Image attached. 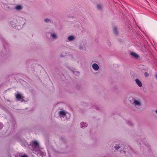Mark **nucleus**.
Here are the masks:
<instances>
[{
	"label": "nucleus",
	"instance_id": "obj_1",
	"mask_svg": "<svg viewBox=\"0 0 157 157\" xmlns=\"http://www.w3.org/2000/svg\"><path fill=\"white\" fill-rule=\"evenodd\" d=\"M32 146L33 147V150L34 151V153L35 154H39L40 155L39 156L41 155L42 157H43L45 156V153L44 152L40 153V151H39V153L36 152L35 151V149H38L39 148V146L38 143L36 141H33L32 143Z\"/></svg>",
	"mask_w": 157,
	"mask_h": 157
},
{
	"label": "nucleus",
	"instance_id": "obj_2",
	"mask_svg": "<svg viewBox=\"0 0 157 157\" xmlns=\"http://www.w3.org/2000/svg\"><path fill=\"white\" fill-rule=\"evenodd\" d=\"M133 105L136 108L139 109L140 108L141 102L140 100L135 99H133Z\"/></svg>",
	"mask_w": 157,
	"mask_h": 157
},
{
	"label": "nucleus",
	"instance_id": "obj_3",
	"mask_svg": "<svg viewBox=\"0 0 157 157\" xmlns=\"http://www.w3.org/2000/svg\"><path fill=\"white\" fill-rule=\"evenodd\" d=\"M59 115L61 117H64L67 115L69 117L70 116V114L69 113L67 112H65V111H61L59 112Z\"/></svg>",
	"mask_w": 157,
	"mask_h": 157
},
{
	"label": "nucleus",
	"instance_id": "obj_4",
	"mask_svg": "<svg viewBox=\"0 0 157 157\" xmlns=\"http://www.w3.org/2000/svg\"><path fill=\"white\" fill-rule=\"evenodd\" d=\"M15 95L17 99L19 100L21 99H23L24 98V97L22 95L18 92H17V93H15Z\"/></svg>",
	"mask_w": 157,
	"mask_h": 157
},
{
	"label": "nucleus",
	"instance_id": "obj_5",
	"mask_svg": "<svg viewBox=\"0 0 157 157\" xmlns=\"http://www.w3.org/2000/svg\"><path fill=\"white\" fill-rule=\"evenodd\" d=\"M135 82L137 85L140 87H141L142 86V84L141 81L138 79H135Z\"/></svg>",
	"mask_w": 157,
	"mask_h": 157
},
{
	"label": "nucleus",
	"instance_id": "obj_6",
	"mask_svg": "<svg viewBox=\"0 0 157 157\" xmlns=\"http://www.w3.org/2000/svg\"><path fill=\"white\" fill-rule=\"evenodd\" d=\"M87 126V124L86 123L82 122L80 124V127L81 128H84Z\"/></svg>",
	"mask_w": 157,
	"mask_h": 157
},
{
	"label": "nucleus",
	"instance_id": "obj_7",
	"mask_svg": "<svg viewBox=\"0 0 157 157\" xmlns=\"http://www.w3.org/2000/svg\"><path fill=\"white\" fill-rule=\"evenodd\" d=\"M76 69H73V70L72 71L73 74L76 76H78L80 73L78 71H76Z\"/></svg>",
	"mask_w": 157,
	"mask_h": 157
},
{
	"label": "nucleus",
	"instance_id": "obj_8",
	"mask_svg": "<svg viewBox=\"0 0 157 157\" xmlns=\"http://www.w3.org/2000/svg\"><path fill=\"white\" fill-rule=\"evenodd\" d=\"M131 54L132 56L136 58H137L139 57V56L135 53L132 52Z\"/></svg>",
	"mask_w": 157,
	"mask_h": 157
},
{
	"label": "nucleus",
	"instance_id": "obj_9",
	"mask_svg": "<svg viewBox=\"0 0 157 157\" xmlns=\"http://www.w3.org/2000/svg\"><path fill=\"white\" fill-rule=\"evenodd\" d=\"M92 67L93 69H99V67L98 65L96 63H94L92 65Z\"/></svg>",
	"mask_w": 157,
	"mask_h": 157
},
{
	"label": "nucleus",
	"instance_id": "obj_10",
	"mask_svg": "<svg viewBox=\"0 0 157 157\" xmlns=\"http://www.w3.org/2000/svg\"><path fill=\"white\" fill-rule=\"evenodd\" d=\"M74 39V37L73 36H70L68 37V39L69 41L73 40Z\"/></svg>",
	"mask_w": 157,
	"mask_h": 157
},
{
	"label": "nucleus",
	"instance_id": "obj_11",
	"mask_svg": "<svg viewBox=\"0 0 157 157\" xmlns=\"http://www.w3.org/2000/svg\"><path fill=\"white\" fill-rule=\"evenodd\" d=\"M117 29L116 27H114L113 28V31H114V33L116 35H117Z\"/></svg>",
	"mask_w": 157,
	"mask_h": 157
},
{
	"label": "nucleus",
	"instance_id": "obj_12",
	"mask_svg": "<svg viewBox=\"0 0 157 157\" xmlns=\"http://www.w3.org/2000/svg\"><path fill=\"white\" fill-rule=\"evenodd\" d=\"M22 8L21 6V5L17 6L15 7V9L17 10H20Z\"/></svg>",
	"mask_w": 157,
	"mask_h": 157
},
{
	"label": "nucleus",
	"instance_id": "obj_13",
	"mask_svg": "<svg viewBox=\"0 0 157 157\" xmlns=\"http://www.w3.org/2000/svg\"><path fill=\"white\" fill-rule=\"evenodd\" d=\"M97 7L98 9V10H101L102 8L101 6V5L100 4H98L97 5Z\"/></svg>",
	"mask_w": 157,
	"mask_h": 157
},
{
	"label": "nucleus",
	"instance_id": "obj_14",
	"mask_svg": "<svg viewBox=\"0 0 157 157\" xmlns=\"http://www.w3.org/2000/svg\"><path fill=\"white\" fill-rule=\"evenodd\" d=\"M144 75H145V77H148L149 76V74L148 73H147V72H145L144 73Z\"/></svg>",
	"mask_w": 157,
	"mask_h": 157
},
{
	"label": "nucleus",
	"instance_id": "obj_15",
	"mask_svg": "<svg viewBox=\"0 0 157 157\" xmlns=\"http://www.w3.org/2000/svg\"><path fill=\"white\" fill-rule=\"evenodd\" d=\"M53 38H56V35L55 34H52V35L51 36Z\"/></svg>",
	"mask_w": 157,
	"mask_h": 157
},
{
	"label": "nucleus",
	"instance_id": "obj_16",
	"mask_svg": "<svg viewBox=\"0 0 157 157\" xmlns=\"http://www.w3.org/2000/svg\"><path fill=\"white\" fill-rule=\"evenodd\" d=\"M44 21L46 22H48L50 21V20L48 19H45L44 20Z\"/></svg>",
	"mask_w": 157,
	"mask_h": 157
},
{
	"label": "nucleus",
	"instance_id": "obj_17",
	"mask_svg": "<svg viewBox=\"0 0 157 157\" xmlns=\"http://www.w3.org/2000/svg\"><path fill=\"white\" fill-rule=\"evenodd\" d=\"M120 148V147L119 146H118V147L115 146V149L117 150L119 149Z\"/></svg>",
	"mask_w": 157,
	"mask_h": 157
},
{
	"label": "nucleus",
	"instance_id": "obj_18",
	"mask_svg": "<svg viewBox=\"0 0 157 157\" xmlns=\"http://www.w3.org/2000/svg\"><path fill=\"white\" fill-rule=\"evenodd\" d=\"M0 129H1L3 127L2 125V124H0Z\"/></svg>",
	"mask_w": 157,
	"mask_h": 157
},
{
	"label": "nucleus",
	"instance_id": "obj_19",
	"mask_svg": "<svg viewBox=\"0 0 157 157\" xmlns=\"http://www.w3.org/2000/svg\"><path fill=\"white\" fill-rule=\"evenodd\" d=\"M82 48H83L82 46H80L79 47V48L80 49H82Z\"/></svg>",
	"mask_w": 157,
	"mask_h": 157
},
{
	"label": "nucleus",
	"instance_id": "obj_20",
	"mask_svg": "<svg viewBox=\"0 0 157 157\" xmlns=\"http://www.w3.org/2000/svg\"><path fill=\"white\" fill-rule=\"evenodd\" d=\"M21 157H28L26 155H24L22 156H21Z\"/></svg>",
	"mask_w": 157,
	"mask_h": 157
},
{
	"label": "nucleus",
	"instance_id": "obj_21",
	"mask_svg": "<svg viewBox=\"0 0 157 157\" xmlns=\"http://www.w3.org/2000/svg\"><path fill=\"white\" fill-rule=\"evenodd\" d=\"M156 78V79L157 80V75L155 76Z\"/></svg>",
	"mask_w": 157,
	"mask_h": 157
},
{
	"label": "nucleus",
	"instance_id": "obj_22",
	"mask_svg": "<svg viewBox=\"0 0 157 157\" xmlns=\"http://www.w3.org/2000/svg\"><path fill=\"white\" fill-rule=\"evenodd\" d=\"M155 112L157 114V110H155Z\"/></svg>",
	"mask_w": 157,
	"mask_h": 157
},
{
	"label": "nucleus",
	"instance_id": "obj_23",
	"mask_svg": "<svg viewBox=\"0 0 157 157\" xmlns=\"http://www.w3.org/2000/svg\"><path fill=\"white\" fill-rule=\"evenodd\" d=\"M94 70H95V71H97V70H98V69H94Z\"/></svg>",
	"mask_w": 157,
	"mask_h": 157
}]
</instances>
